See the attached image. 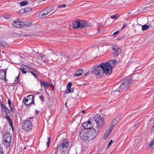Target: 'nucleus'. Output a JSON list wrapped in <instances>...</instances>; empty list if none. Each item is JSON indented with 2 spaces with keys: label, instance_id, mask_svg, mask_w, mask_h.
Instances as JSON below:
<instances>
[{
  "label": "nucleus",
  "instance_id": "f03ea898",
  "mask_svg": "<svg viewBox=\"0 0 154 154\" xmlns=\"http://www.w3.org/2000/svg\"><path fill=\"white\" fill-rule=\"evenodd\" d=\"M89 131L87 132L83 133V131L81 132L80 134V137L83 140L89 141L93 140L97 135L96 131L93 128H89Z\"/></svg>",
  "mask_w": 154,
  "mask_h": 154
},
{
  "label": "nucleus",
  "instance_id": "aec40b11",
  "mask_svg": "<svg viewBox=\"0 0 154 154\" xmlns=\"http://www.w3.org/2000/svg\"><path fill=\"white\" fill-rule=\"evenodd\" d=\"M22 24L23 25L22 27L24 26L29 27L32 25V23L30 22L29 21H22Z\"/></svg>",
  "mask_w": 154,
  "mask_h": 154
},
{
  "label": "nucleus",
  "instance_id": "79ce46f5",
  "mask_svg": "<svg viewBox=\"0 0 154 154\" xmlns=\"http://www.w3.org/2000/svg\"><path fill=\"white\" fill-rule=\"evenodd\" d=\"M146 8V7H140L139 10V11H143V10H145Z\"/></svg>",
  "mask_w": 154,
  "mask_h": 154
},
{
  "label": "nucleus",
  "instance_id": "f3484780",
  "mask_svg": "<svg viewBox=\"0 0 154 154\" xmlns=\"http://www.w3.org/2000/svg\"><path fill=\"white\" fill-rule=\"evenodd\" d=\"M84 73V72L82 69H79L76 70L74 74V76L76 77H79L81 76Z\"/></svg>",
  "mask_w": 154,
  "mask_h": 154
},
{
  "label": "nucleus",
  "instance_id": "774afa93",
  "mask_svg": "<svg viewBox=\"0 0 154 154\" xmlns=\"http://www.w3.org/2000/svg\"><path fill=\"white\" fill-rule=\"evenodd\" d=\"M102 24H101V23H99V26H102Z\"/></svg>",
  "mask_w": 154,
  "mask_h": 154
},
{
  "label": "nucleus",
  "instance_id": "338daca9",
  "mask_svg": "<svg viewBox=\"0 0 154 154\" xmlns=\"http://www.w3.org/2000/svg\"><path fill=\"white\" fill-rule=\"evenodd\" d=\"M137 125V124H135V125H134L133 126V127H135V126Z\"/></svg>",
  "mask_w": 154,
  "mask_h": 154
},
{
  "label": "nucleus",
  "instance_id": "423d86ee",
  "mask_svg": "<svg viewBox=\"0 0 154 154\" xmlns=\"http://www.w3.org/2000/svg\"><path fill=\"white\" fill-rule=\"evenodd\" d=\"M60 144L58 145V149L59 150L61 151L62 153H65V149H67L69 144V142L67 139L63 140L61 143H60Z\"/></svg>",
  "mask_w": 154,
  "mask_h": 154
},
{
  "label": "nucleus",
  "instance_id": "c03bdc74",
  "mask_svg": "<svg viewBox=\"0 0 154 154\" xmlns=\"http://www.w3.org/2000/svg\"><path fill=\"white\" fill-rule=\"evenodd\" d=\"M113 142V141H112V140H111L109 143L108 145L107 146V148H108L110 145Z\"/></svg>",
  "mask_w": 154,
  "mask_h": 154
},
{
  "label": "nucleus",
  "instance_id": "8fccbe9b",
  "mask_svg": "<svg viewBox=\"0 0 154 154\" xmlns=\"http://www.w3.org/2000/svg\"><path fill=\"white\" fill-rule=\"evenodd\" d=\"M110 17L112 19H115L116 17V15H112Z\"/></svg>",
  "mask_w": 154,
  "mask_h": 154
},
{
  "label": "nucleus",
  "instance_id": "2eb2a0df",
  "mask_svg": "<svg viewBox=\"0 0 154 154\" xmlns=\"http://www.w3.org/2000/svg\"><path fill=\"white\" fill-rule=\"evenodd\" d=\"M40 82L41 86H43L46 89L48 88L49 86L51 85L50 82H45L43 80H41Z\"/></svg>",
  "mask_w": 154,
  "mask_h": 154
},
{
  "label": "nucleus",
  "instance_id": "2f4dec72",
  "mask_svg": "<svg viewBox=\"0 0 154 154\" xmlns=\"http://www.w3.org/2000/svg\"><path fill=\"white\" fill-rule=\"evenodd\" d=\"M24 11L26 13L32 11V9L29 7H26L25 8Z\"/></svg>",
  "mask_w": 154,
  "mask_h": 154
},
{
  "label": "nucleus",
  "instance_id": "412c9836",
  "mask_svg": "<svg viewBox=\"0 0 154 154\" xmlns=\"http://www.w3.org/2000/svg\"><path fill=\"white\" fill-rule=\"evenodd\" d=\"M6 119L8 121V124L12 128H13V122L9 116H7Z\"/></svg>",
  "mask_w": 154,
  "mask_h": 154
},
{
  "label": "nucleus",
  "instance_id": "a878e982",
  "mask_svg": "<svg viewBox=\"0 0 154 154\" xmlns=\"http://www.w3.org/2000/svg\"><path fill=\"white\" fill-rule=\"evenodd\" d=\"M27 73H28V75H29V73H31L34 76V77L35 78L37 79L38 78V77L37 75V73H34V72H33L32 70L29 71H27Z\"/></svg>",
  "mask_w": 154,
  "mask_h": 154
},
{
  "label": "nucleus",
  "instance_id": "864d4df0",
  "mask_svg": "<svg viewBox=\"0 0 154 154\" xmlns=\"http://www.w3.org/2000/svg\"><path fill=\"white\" fill-rule=\"evenodd\" d=\"M112 50H115L116 49V46L115 45H113L112 46Z\"/></svg>",
  "mask_w": 154,
  "mask_h": 154
},
{
  "label": "nucleus",
  "instance_id": "a18cd8bd",
  "mask_svg": "<svg viewBox=\"0 0 154 154\" xmlns=\"http://www.w3.org/2000/svg\"><path fill=\"white\" fill-rule=\"evenodd\" d=\"M84 25H85V26H90V23L88 22H86L85 21Z\"/></svg>",
  "mask_w": 154,
  "mask_h": 154
},
{
  "label": "nucleus",
  "instance_id": "de8ad7c7",
  "mask_svg": "<svg viewBox=\"0 0 154 154\" xmlns=\"http://www.w3.org/2000/svg\"><path fill=\"white\" fill-rule=\"evenodd\" d=\"M2 108V110H4L5 109H6L7 108H7L6 106H5V105H4V106L2 107V108Z\"/></svg>",
  "mask_w": 154,
  "mask_h": 154
},
{
  "label": "nucleus",
  "instance_id": "4be33fe9",
  "mask_svg": "<svg viewBox=\"0 0 154 154\" xmlns=\"http://www.w3.org/2000/svg\"><path fill=\"white\" fill-rule=\"evenodd\" d=\"M2 112H5V114H6V115L5 116V119H6L7 116H10L11 115V114L10 110L8 108L5 110H2Z\"/></svg>",
  "mask_w": 154,
  "mask_h": 154
},
{
  "label": "nucleus",
  "instance_id": "a211bd4d",
  "mask_svg": "<svg viewBox=\"0 0 154 154\" xmlns=\"http://www.w3.org/2000/svg\"><path fill=\"white\" fill-rule=\"evenodd\" d=\"M8 103L10 107L11 111L13 113L14 111V107L13 105V103H11V100L8 99Z\"/></svg>",
  "mask_w": 154,
  "mask_h": 154
},
{
  "label": "nucleus",
  "instance_id": "39448f33",
  "mask_svg": "<svg viewBox=\"0 0 154 154\" xmlns=\"http://www.w3.org/2000/svg\"><path fill=\"white\" fill-rule=\"evenodd\" d=\"M116 62V61L115 60H112L106 63H103L109 75L112 73V69L115 65Z\"/></svg>",
  "mask_w": 154,
  "mask_h": 154
},
{
  "label": "nucleus",
  "instance_id": "6e6d98bb",
  "mask_svg": "<svg viewBox=\"0 0 154 154\" xmlns=\"http://www.w3.org/2000/svg\"><path fill=\"white\" fill-rule=\"evenodd\" d=\"M91 74V72H90V71L89 72H88L87 73L85 74V76H86L88 74Z\"/></svg>",
  "mask_w": 154,
  "mask_h": 154
},
{
  "label": "nucleus",
  "instance_id": "0e129e2a",
  "mask_svg": "<svg viewBox=\"0 0 154 154\" xmlns=\"http://www.w3.org/2000/svg\"><path fill=\"white\" fill-rule=\"evenodd\" d=\"M85 112V110H83L82 111V112L83 113H84Z\"/></svg>",
  "mask_w": 154,
  "mask_h": 154
},
{
  "label": "nucleus",
  "instance_id": "09e8293b",
  "mask_svg": "<svg viewBox=\"0 0 154 154\" xmlns=\"http://www.w3.org/2000/svg\"><path fill=\"white\" fill-rule=\"evenodd\" d=\"M119 31H116V32H114L113 33V35H112L113 36V35H116L118 34Z\"/></svg>",
  "mask_w": 154,
  "mask_h": 154
},
{
  "label": "nucleus",
  "instance_id": "58836bf2",
  "mask_svg": "<svg viewBox=\"0 0 154 154\" xmlns=\"http://www.w3.org/2000/svg\"><path fill=\"white\" fill-rule=\"evenodd\" d=\"M154 145V140H152L149 143V145L150 147H152Z\"/></svg>",
  "mask_w": 154,
  "mask_h": 154
},
{
  "label": "nucleus",
  "instance_id": "1a4fd4ad",
  "mask_svg": "<svg viewBox=\"0 0 154 154\" xmlns=\"http://www.w3.org/2000/svg\"><path fill=\"white\" fill-rule=\"evenodd\" d=\"M3 136L5 145L6 147L9 146L11 145V140L12 139L11 134L9 133L6 132Z\"/></svg>",
  "mask_w": 154,
  "mask_h": 154
},
{
  "label": "nucleus",
  "instance_id": "0eeeda50",
  "mask_svg": "<svg viewBox=\"0 0 154 154\" xmlns=\"http://www.w3.org/2000/svg\"><path fill=\"white\" fill-rule=\"evenodd\" d=\"M85 21L82 20L80 21L77 19L72 22V26L74 29H77L79 28H84L85 27Z\"/></svg>",
  "mask_w": 154,
  "mask_h": 154
},
{
  "label": "nucleus",
  "instance_id": "7ed1b4c3",
  "mask_svg": "<svg viewBox=\"0 0 154 154\" xmlns=\"http://www.w3.org/2000/svg\"><path fill=\"white\" fill-rule=\"evenodd\" d=\"M36 119V118L35 117H29L24 120V122L22 123L23 129L26 131H29L31 130L32 128V123L29 119Z\"/></svg>",
  "mask_w": 154,
  "mask_h": 154
},
{
  "label": "nucleus",
  "instance_id": "9d476101",
  "mask_svg": "<svg viewBox=\"0 0 154 154\" xmlns=\"http://www.w3.org/2000/svg\"><path fill=\"white\" fill-rule=\"evenodd\" d=\"M91 119H89L86 122L82 124V126L84 128L83 133H85V132H87L89 131V128H91Z\"/></svg>",
  "mask_w": 154,
  "mask_h": 154
},
{
  "label": "nucleus",
  "instance_id": "c85d7f7f",
  "mask_svg": "<svg viewBox=\"0 0 154 154\" xmlns=\"http://www.w3.org/2000/svg\"><path fill=\"white\" fill-rule=\"evenodd\" d=\"M52 8V7H48L47 8L45 9V11L47 10V13H49L53 10Z\"/></svg>",
  "mask_w": 154,
  "mask_h": 154
},
{
  "label": "nucleus",
  "instance_id": "49530a36",
  "mask_svg": "<svg viewBox=\"0 0 154 154\" xmlns=\"http://www.w3.org/2000/svg\"><path fill=\"white\" fill-rule=\"evenodd\" d=\"M127 26V23H124L123 24V26L122 27L121 30L123 29L125 26Z\"/></svg>",
  "mask_w": 154,
  "mask_h": 154
},
{
  "label": "nucleus",
  "instance_id": "cd10ccee",
  "mask_svg": "<svg viewBox=\"0 0 154 154\" xmlns=\"http://www.w3.org/2000/svg\"><path fill=\"white\" fill-rule=\"evenodd\" d=\"M28 3V1L27 0L23 1L20 2V5L21 6H24L27 4Z\"/></svg>",
  "mask_w": 154,
  "mask_h": 154
},
{
  "label": "nucleus",
  "instance_id": "20e7f679",
  "mask_svg": "<svg viewBox=\"0 0 154 154\" xmlns=\"http://www.w3.org/2000/svg\"><path fill=\"white\" fill-rule=\"evenodd\" d=\"M133 79L131 77L127 78L122 81L121 85L119 86V89L121 91H125L127 89L130 85Z\"/></svg>",
  "mask_w": 154,
  "mask_h": 154
},
{
  "label": "nucleus",
  "instance_id": "393cba45",
  "mask_svg": "<svg viewBox=\"0 0 154 154\" xmlns=\"http://www.w3.org/2000/svg\"><path fill=\"white\" fill-rule=\"evenodd\" d=\"M0 45L5 48H7L8 47L7 43L3 41H0Z\"/></svg>",
  "mask_w": 154,
  "mask_h": 154
},
{
  "label": "nucleus",
  "instance_id": "4468645a",
  "mask_svg": "<svg viewBox=\"0 0 154 154\" xmlns=\"http://www.w3.org/2000/svg\"><path fill=\"white\" fill-rule=\"evenodd\" d=\"M29 99L26 97H24L23 101V103L26 106H29L30 105L33 104L35 105V103L34 101V98H32V101L30 102L29 103H26V102H28Z\"/></svg>",
  "mask_w": 154,
  "mask_h": 154
},
{
  "label": "nucleus",
  "instance_id": "c756f323",
  "mask_svg": "<svg viewBox=\"0 0 154 154\" xmlns=\"http://www.w3.org/2000/svg\"><path fill=\"white\" fill-rule=\"evenodd\" d=\"M20 69L22 71V73L23 74L26 73H27V71H28V69L27 70H25L26 69V68H23V67H22V68L20 67Z\"/></svg>",
  "mask_w": 154,
  "mask_h": 154
},
{
  "label": "nucleus",
  "instance_id": "e2e57ef3",
  "mask_svg": "<svg viewBox=\"0 0 154 154\" xmlns=\"http://www.w3.org/2000/svg\"><path fill=\"white\" fill-rule=\"evenodd\" d=\"M4 105L2 103L1 104V108H2V107L4 106Z\"/></svg>",
  "mask_w": 154,
  "mask_h": 154
},
{
  "label": "nucleus",
  "instance_id": "680f3d73",
  "mask_svg": "<svg viewBox=\"0 0 154 154\" xmlns=\"http://www.w3.org/2000/svg\"><path fill=\"white\" fill-rule=\"evenodd\" d=\"M24 66V67H26V68H26V69H27V67H29V66H28L25 65Z\"/></svg>",
  "mask_w": 154,
  "mask_h": 154
},
{
  "label": "nucleus",
  "instance_id": "f704fd0d",
  "mask_svg": "<svg viewBox=\"0 0 154 154\" xmlns=\"http://www.w3.org/2000/svg\"><path fill=\"white\" fill-rule=\"evenodd\" d=\"M26 97H27V98H28V99H29V101L31 100V101H32V98L33 97L34 98L33 96L32 95H28Z\"/></svg>",
  "mask_w": 154,
  "mask_h": 154
},
{
  "label": "nucleus",
  "instance_id": "6e6552de",
  "mask_svg": "<svg viewBox=\"0 0 154 154\" xmlns=\"http://www.w3.org/2000/svg\"><path fill=\"white\" fill-rule=\"evenodd\" d=\"M94 119L98 127H101L104 125V119L101 117L100 115H96L94 116Z\"/></svg>",
  "mask_w": 154,
  "mask_h": 154
},
{
  "label": "nucleus",
  "instance_id": "603ef678",
  "mask_svg": "<svg viewBox=\"0 0 154 154\" xmlns=\"http://www.w3.org/2000/svg\"><path fill=\"white\" fill-rule=\"evenodd\" d=\"M33 72H34V73H36L37 74L38 73L39 74L37 70L36 69H33Z\"/></svg>",
  "mask_w": 154,
  "mask_h": 154
},
{
  "label": "nucleus",
  "instance_id": "473e14b6",
  "mask_svg": "<svg viewBox=\"0 0 154 154\" xmlns=\"http://www.w3.org/2000/svg\"><path fill=\"white\" fill-rule=\"evenodd\" d=\"M20 72H19V73L18 74V75L16 77L15 80V83L16 84L18 83L19 80V78L20 77Z\"/></svg>",
  "mask_w": 154,
  "mask_h": 154
},
{
  "label": "nucleus",
  "instance_id": "b1692460",
  "mask_svg": "<svg viewBox=\"0 0 154 154\" xmlns=\"http://www.w3.org/2000/svg\"><path fill=\"white\" fill-rule=\"evenodd\" d=\"M119 119V117H116L115 119H113L112 122H111V124L112 125H115L116 124L117 122V121Z\"/></svg>",
  "mask_w": 154,
  "mask_h": 154
},
{
  "label": "nucleus",
  "instance_id": "f8f14e48",
  "mask_svg": "<svg viewBox=\"0 0 154 154\" xmlns=\"http://www.w3.org/2000/svg\"><path fill=\"white\" fill-rule=\"evenodd\" d=\"M7 70V69H0V79L4 80L6 82L7 80L6 79Z\"/></svg>",
  "mask_w": 154,
  "mask_h": 154
},
{
  "label": "nucleus",
  "instance_id": "ea45409f",
  "mask_svg": "<svg viewBox=\"0 0 154 154\" xmlns=\"http://www.w3.org/2000/svg\"><path fill=\"white\" fill-rule=\"evenodd\" d=\"M0 154H4L3 148L0 147Z\"/></svg>",
  "mask_w": 154,
  "mask_h": 154
},
{
  "label": "nucleus",
  "instance_id": "ddd939ff",
  "mask_svg": "<svg viewBox=\"0 0 154 154\" xmlns=\"http://www.w3.org/2000/svg\"><path fill=\"white\" fill-rule=\"evenodd\" d=\"M12 24L13 26L18 28H22V21H20L18 19H17L16 20L14 21Z\"/></svg>",
  "mask_w": 154,
  "mask_h": 154
},
{
  "label": "nucleus",
  "instance_id": "37998d69",
  "mask_svg": "<svg viewBox=\"0 0 154 154\" xmlns=\"http://www.w3.org/2000/svg\"><path fill=\"white\" fill-rule=\"evenodd\" d=\"M110 131H107L105 133V134H106V136H108L111 133Z\"/></svg>",
  "mask_w": 154,
  "mask_h": 154
},
{
  "label": "nucleus",
  "instance_id": "69168bd1",
  "mask_svg": "<svg viewBox=\"0 0 154 154\" xmlns=\"http://www.w3.org/2000/svg\"><path fill=\"white\" fill-rule=\"evenodd\" d=\"M25 36H30V35H29V34H25Z\"/></svg>",
  "mask_w": 154,
  "mask_h": 154
},
{
  "label": "nucleus",
  "instance_id": "dca6fc26",
  "mask_svg": "<svg viewBox=\"0 0 154 154\" xmlns=\"http://www.w3.org/2000/svg\"><path fill=\"white\" fill-rule=\"evenodd\" d=\"M119 90H116L112 91V95L114 96L115 97H117L120 94V92L123 91H121L119 89Z\"/></svg>",
  "mask_w": 154,
  "mask_h": 154
},
{
  "label": "nucleus",
  "instance_id": "bf43d9fd",
  "mask_svg": "<svg viewBox=\"0 0 154 154\" xmlns=\"http://www.w3.org/2000/svg\"><path fill=\"white\" fill-rule=\"evenodd\" d=\"M39 112H40L38 110H35V112L37 114H38L39 113Z\"/></svg>",
  "mask_w": 154,
  "mask_h": 154
},
{
  "label": "nucleus",
  "instance_id": "5701e85b",
  "mask_svg": "<svg viewBox=\"0 0 154 154\" xmlns=\"http://www.w3.org/2000/svg\"><path fill=\"white\" fill-rule=\"evenodd\" d=\"M47 10L45 11V9L43 10L42 12L40 13V14H41V17L43 18L46 17V15L49 13H47Z\"/></svg>",
  "mask_w": 154,
  "mask_h": 154
},
{
  "label": "nucleus",
  "instance_id": "13d9d810",
  "mask_svg": "<svg viewBox=\"0 0 154 154\" xmlns=\"http://www.w3.org/2000/svg\"><path fill=\"white\" fill-rule=\"evenodd\" d=\"M48 142H50V141L51 140V137H48Z\"/></svg>",
  "mask_w": 154,
  "mask_h": 154
},
{
  "label": "nucleus",
  "instance_id": "4d7b16f0",
  "mask_svg": "<svg viewBox=\"0 0 154 154\" xmlns=\"http://www.w3.org/2000/svg\"><path fill=\"white\" fill-rule=\"evenodd\" d=\"M122 38V37H119L117 39V40H121Z\"/></svg>",
  "mask_w": 154,
  "mask_h": 154
},
{
  "label": "nucleus",
  "instance_id": "4c0bfd02",
  "mask_svg": "<svg viewBox=\"0 0 154 154\" xmlns=\"http://www.w3.org/2000/svg\"><path fill=\"white\" fill-rule=\"evenodd\" d=\"M115 126L114 125H111L109 131H110L111 132H112Z\"/></svg>",
  "mask_w": 154,
  "mask_h": 154
},
{
  "label": "nucleus",
  "instance_id": "7c9ffc66",
  "mask_svg": "<svg viewBox=\"0 0 154 154\" xmlns=\"http://www.w3.org/2000/svg\"><path fill=\"white\" fill-rule=\"evenodd\" d=\"M74 89L73 88H70L69 89L66 90L65 91V93H69L71 92H73L74 91Z\"/></svg>",
  "mask_w": 154,
  "mask_h": 154
},
{
  "label": "nucleus",
  "instance_id": "f257e3e1",
  "mask_svg": "<svg viewBox=\"0 0 154 154\" xmlns=\"http://www.w3.org/2000/svg\"><path fill=\"white\" fill-rule=\"evenodd\" d=\"M90 72L97 77H101L104 73L107 75H109L103 63L99 65L94 66Z\"/></svg>",
  "mask_w": 154,
  "mask_h": 154
},
{
  "label": "nucleus",
  "instance_id": "72a5a7b5",
  "mask_svg": "<svg viewBox=\"0 0 154 154\" xmlns=\"http://www.w3.org/2000/svg\"><path fill=\"white\" fill-rule=\"evenodd\" d=\"M72 85V84L71 82H69L67 84L66 86V90L69 89L71 88V87Z\"/></svg>",
  "mask_w": 154,
  "mask_h": 154
},
{
  "label": "nucleus",
  "instance_id": "a19ab883",
  "mask_svg": "<svg viewBox=\"0 0 154 154\" xmlns=\"http://www.w3.org/2000/svg\"><path fill=\"white\" fill-rule=\"evenodd\" d=\"M45 57V55L42 54L39 55V58H41V59H43L44 57Z\"/></svg>",
  "mask_w": 154,
  "mask_h": 154
},
{
  "label": "nucleus",
  "instance_id": "bb28decb",
  "mask_svg": "<svg viewBox=\"0 0 154 154\" xmlns=\"http://www.w3.org/2000/svg\"><path fill=\"white\" fill-rule=\"evenodd\" d=\"M149 28V26L146 24H145L142 26V31H144L148 29Z\"/></svg>",
  "mask_w": 154,
  "mask_h": 154
},
{
  "label": "nucleus",
  "instance_id": "9b49d317",
  "mask_svg": "<svg viewBox=\"0 0 154 154\" xmlns=\"http://www.w3.org/2000/svg\"><path fill=\"white\" fill-rule=\"evenodd\" d=\"M60 55L59 56V58H58V60H59V59H60V62L61 63L64 64V63L65 62L67 61V59L69 58V56H65L63 54L60 53Z\"/></svg>",
  "mask_w": 154,
  "mask_h": 154
},
{
  "label": "nucleus",
  "instance_id": "6ab92c4d",
  "mask_svg": "<svg viewBox=\"0 0 154 154\" xmlns=\"http://www.w3.org/2000/svg\"><path fill=\"white\" fill-rule=\"evenodd\" d=\"M122 50L121 48H117L114 52V56L117 57L122 52Z\"/></svg>",
  "mask_w": 154,
  "mask_h": 154
},
{
  "label": "nucleus",
  "instance_id": "c9c22d12",
  "mask_svg": "<svg viewBox=\"0 0 154 154\" xmlns=\"http://www.w3.org/2000/svg\"><path fill=\"white\" fill-rule=\"evenodd\" d=\"M39 98L42 100L43 102H44L45 101L44 97L43 95L40 96H39Z\"/></svg>",
  "mask_w": 154,
  "mask_h": 154
},
{
  "label": "nucleus",
  "instance_id": "5fc2aeb1",
  "mask_svg": "<svg viewBox=\"0 0 154 154\" xmlns=\"http://www.w3.org/2000/svg\"><path fill=\"white\" fill-rule=\"evenodd\" d=\"M108 137V136H106V135L105 134L103 136V138L104 139H105Z\"/></svg>",
  "mask_w": 154,
  "mask_h": 154
},
{
  "label": "nucleus",
  "instance_id": "e433bc0d",
  "mask_svg": "<svg viewBox=\"0 0 154 154\" xmlns=\"http://www.w3.org/2000/svg\"><path fill=\"white\" fill-rule=\"evenodd\" d=\"M66 5L65 4H63L62 5H58V8H63L66 7Z\"/></svg>",
  "mask_w": 154,
  "mask_h": 154
},
{
  "label": "nucleus",
  "instance_id": "3c124183",
  "mask_svg": "<svg viewBox=\"0 0 154 154\" xmlns=\"http://www.w3.org/2000/svg\"><path fill=\"white\" fill-rule=\"evenodd\" d=\"M150 131L151 132H152L153 131H154V125L153 126H152Z\"/></svg>",
  "mask_w": 154,
  "mask_h": 154
},
{
  "label": "nucleus",
  "instance_id": "052dcab7",
  "mask_svg": "<svg viewBox=\"0 0 154 154\" xmlns=\"http://www.w3.org/2000/svg\"><path fill=\"white\" fill-rule=\"evenodd\" d=\"M49 144H50V142H48L47 143V147L48 148V147L49 146Z\"/></svg>",
  "mask_w": 154,
  "mask_h": 154
}]
</instances>
